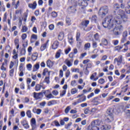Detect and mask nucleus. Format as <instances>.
Here are the masks:
<instances>
[{"label":"nucleus","instance_id":"4468645a","mask_svg":"<svg viewBox=\"0 0 130 130\" xmlns=\"http://www.w3.org/2000/svg\"><path fill=\"white\" fill-rule=\"evenodd\" d=\"M19 71L21 72L19 74V76L23 77L24 76V73L23 72V63H21L20 65Z\"/></svg>","mask_w":130,"mask_h":130},{"label":"nucleus","instance_id":"58836bf2","mask_svg":"<svg viewBox=\"0 0 130 130\" xmlns=\"http://www.w3.org/2000/svg\"><path fill=\"white\" fill-rule=\"evenodd\" d=\"M46 98H48L49 99H50V98H54V96L52 95V94L50 93L47 95H46Z\"/></svg>","mask_w":130,"mask_h":130},{"label":"nucleus","instance_id":"79ce46f5","mask_svg":"<svg viewBox=\"0 0 130 130\" xmlns=\"http://www.w3.org/2000/svg\"><path fill=\"white\" fill-rule=\"evenodd\" d=\"M89 113H90V110L88 108H87L84 110V114H89Z\"/></svg>","mask_w":130,"mask_h":130},{"label":"nucleus","instance_id":"473e14b6","mask_svg":"<svg viewBox=\"0 0 130 130\" xmlns=\"http://www.w3.org/2000/svg\"><path fill=\"white\" fill-rule=\"evenodd\" d=\"M118 62H119V63H122V55H120L118 57Z\"/></svg>","mask_w":130,"mask_h":130},{"label":"nucleus","instance_id":"412c9836","mask_svg":"<svg viewBox=\"0 0 130 130\" xmlns=\"http://www.w3.org/2000/svg\"><path fill=\"white\" fill-rule=\"evenodd\" d=\"M60 53H61V50L59 49L57 51V52L56 53L55 58H59V57L60 56Z\"/></svg>","mask_w":130,"mask_h":130},{"label":"nucleus","instance_id":"5fc2aeb1","mask_svg":"<svg viewBox=\"0 0 130 130\" xmlns=\"http://www.w3.org/2000/svg\"><path fill=\"white\" fill-rule=\"evenodd\" d=\"M93 48H97V43L96 42H93L92 43Z\"/></svg>","mask_w":130,"mask_h":130},{"label":"nucleus","instance_id":"a211bd4d","mask_svg":"<svg viewBox=\"0 0 130 130\" xmlns=\"http://www.w3.org/2000/svg\"><path fill=\"white\" fill-rule=\"evenodd\" d=\"M120 18L123 20V22H126L127 21V16L125 13L123 15H121Z\"/></svg>","mask_w":130,"mask_h":130},{"label":"nucleus","instance_id":"9d476101","mask_svg":"<svg viewBox=\"0 0 130 130\" xmlns=\"http://www.w3.org/2000/svg\"><path fill=\"white\" fill-rule=\"evenodd\" d=\"M36 7H37V3H36V1H35L33 4H29L28 5V8L32 9V10H35V9H36Z\"/></svg>","mask_w":130,"mask_h":130},{"label":"nucleus","instance_id":"72a5a7b5","mask_svg":"<svg viewBox=\"0 0 130 130\" xmlns=\"http://www.w3.org/2000/svg\"><path fill=\"white\" fill-rule=\"evenodd\" d=\"M121 49H122V46H118L115 47V50H117V51H119Z\"/></svg>","mask_w":130,"mask_h":130},{"label":"nucleus","instance_id":"b1692460","mask_svg":"<svg viewBox=\"0 0 130 130\" xmlns=\"http://www.w3.org/2000/svg\"><path fill=\"white\" fill-rule=\"evenodd\" d=\"M65 63H66V64L68 66V67H72V62H71L70 60H69V59H66L65 61H64Z\"/></svg>","mask_w":130,"mask_h":130},{"label":"nucleus","instance_id":"2f4dec72","mask_svg":"<svg viewBox=\"0 0 130 130\" xmlns=\"http://www.w3.org/2000/svg\"><path fill=\"white\" fill-rule=\"evenodd\" d=\"M51 16L53 18H56L57 17V13L55 11H53L51 13Z\"/></svg>","mask_w":130,"mask_h":130},{"label":"nucleus","instance_id":"6e6d98bb","mask_svg":"<svg viewBox=\"0 0 130 130\" xmlns=\"http://www.w3.org/2000/svg\"><path fill=\"white\" fill-rule=\"evenodd\" d=\"M49 29H50V30H53L54 29V25L50 24L49 26Z\"/></svg>","mask_w":130,"mask_h":130},{"label":"nucleus","instance_id":"ea45409f","mask_svg":"<svg viewBox=\"0 0 130 130\" xmlns=\"http://www.w3.org/2000/svg\"><path fill=\"white\" fill-rule=\"evenodd\" d=\"M44 81L46 83H47V84H49V83H50V81L49 80V77H45Z\"/></svg>","mask_w":130,"mask_h":130},{"label":"nucleus","instance_id":"49530a36","mask_svg":"<svg viewBox=\"0 0 130 130\" xmlns=\"http://www.w3.org/2000/svg\"><path fill=\"white\" fill-rule=\"evenodd\" d=\"M94 38L95 40H99V34L98 33L95 34L94 36Z\"/></svg>","mask_w":130,"mask_h":130},{"label":"nucleus","instance_id":"1a4fd4ad","mask_svg":"<svg viewBox=\"0 0 130 130\" xmlns=\"http://www.w3.org/2000/svg\"><path fill=\"white\" fill-rule=\"evenodd\" d=\"M100 127L101 130H107L110 129V128H111V126L110 125L105 124L100 126Z\"/></svg>","mask_w":130,"mask_h":130},{"label":"nucleus","instance_id":"a19ab883","mask_svg":"<svg viewBox=\"0 0 130 130\" xmlns=\"http://www.w3.org/2000/svg\"><path fill=\"white\" fill-rule=\"evenodd\" d=\"M66 23L68 25H71V18L69 17H66Z\"/></svg>","mask_w":130,"mask_h":130},{"label":"nucleus","instance_id":"774afa93","mask_svg":"<svg viewBox=\"0 0 130 130\" xmlns=\"http://www.w3.org/2000/svg\"><path fill=\"white\" fill-rule=\"evenodd\" d=\"M100 92V89L98 88L95 89L94 90L95 94H99Z\"/></svg>","mask_w":130,"mask_h":130},{"label":"nucleus","instance_id":"8fccbe9b","mask_svg":"<svg viewBox=\"0 0 130 130\" xmlns=\"http://www.w3.org/2000/svg\"><path fill=\"white\" fill-rule=\"evenodd\" d=\"M66 92L67 90H62L61 93L60 94V96H61V97H62V96H64V95H66Z\"/></svg>","mask_w":130,"mask_h":130},{"label":"nucleus","instance_id":"c85d7f7f","mask_svg":"<svg viewBox=\"0 0 130 130\" xmlns=\"http://www.w3.org/2000/svg\"><path fill=\"white\" fill-rule=\"evenodd\" d=\"M26 115L29 118H31V117H32V115H31V111L30 110L26 112Z\"/></svg>","mask_w":130,"mask_h":130},{"label":"nucleus","instance_id":"603ef678","mask_svg":"<svg viewBox=\"0 0 130 130\" xmlns=\"http://www.w3.org/2000/svg\"><path fill=\"white\" fill-rule=\"evenodd\" d=\"M70 75H71V72H70V70H67V73H66V78H69V77H70Z\"/></svg>","mask_w":130,"mask_h":130},{"label":"nucleus","instance_id":"cd10ccee","mask_svg":"<svg viewBox=\"0 0 130 130\" xmlns=\"http://www.w3.org/2000/svg\"><path fill=\"white\" fill-rule=\"evenodd\" d=\"M47 46H46V44H44L43 45H42L41 46V51H43V50H45V49H46Z\"/></svg>","mask_w":130,"mask_h":130},{"label":"nucleus","instance_id":"4be33fe9","mask_svg":"<svg viewBox=\"0 0 130 130\" xmlns=\"http://www.w3.org/2000/svg\"><path fill=\"white\" fill-rule=\"evenodd\" d=\"M77 6H74L70 7V9L72 11V13H76L77 12V9L76 8Z\"/></svg>","mask_w":130,"mask_h":130},{"label":"nucleus","instance_id":"0e129e2a","mask_svg":"<svg viewBox=\"0 0 130 130\" xmlns=\"http://www.w3.org/2000/svg\"><path fill=\"white\" fill-rule=\"evenodd\" d=\"M7 21V13L4 14V17L3 18V22H6Z\"/></svg>","mask_w":130,"mask_h":130},{"label":"nucleus","instance_id":"aec40b11","mask_svg":"<svg viewBox=\"0 0 130 130\" xmlns=\"http://www.w3.org/2000/svg\"><path fill=\"white\" fill-rule=\"evenodd\" d=\"M102 43L103 44V45H105V46H106L108 45V41L106 39H102Z\"/></svg>","mask_w":130,"mask_h":130},{"label":"nucleus","instance_id":"39448f33","mask_svg":"<svg viewBox=\"0 0 130 130\" xmlns=\"http://www.w3.org/2000/svg\"><path fill=\"white\" fill-rule=\"evenodd\" d=\"M43 96V93L40 92V93H37V92H34V98L36 100H39V99H41L42 98Z\"/></svg>","mask_w":130,"mask_h":130},{"label":"nucleus","instance_id":"a18cd8bd","mask_svg":"<svg viewBox=\"0 0 130 130\" xmlns=\"http://www.w3.org/2000/svg\"><path fill=\"white\" fill-rule=\"evenodd\" d=\"M27 38V34H23L21 36V38L22 40H25L26 38Z\"/></svg>","mask_w":130,"mask_h":130},{"label":"nucleus","instance_id":"e433bc0d","mask_svg":"<svg viewBox=\"0 0 130 130\" xmlns=\"http://www.w3.org/2000/svg\"><path fill=\"white\" fill-rule=\"evenodd\" d=\"M41 89V86L39 84H37L36 86V91H39Z\"/></svg>","mask_w":130,"mask_h":130},{"label":"nucleus","instance_id":"20e7f679","mask_svg":"<svg viewBox=\"0 0 130 130\" xmlns=\"http://www.w3.org/2000/svg\"><path fill=\"white\" fill-rule=\"evenodd\" d=\"M89 23H90V21L89 20H84L82 21L79 27L80 29H83L84 31H86V28L88 27V25H89Z\"/></svg>","mask_w":130,"mask_h":130},{"label":"nucleus","instance_id":"4c0bfd02","mask_svg":"<svg viewBox=\"0 0 130 130\" xmlns=\"http://www.w3.org/2000/svg\"><path fill=\"white\" fill-rule=\"evenodd\" d=\"M85 1H89V0H85ZM84 2V0H78L76 2L77 3L78 5L80 7V6L82 5L83 2Z\"/></svg>","mask_w":130,"mask_h":130},{"label":"nucleus","instance_id":"9b49d317","mask_svg":"<svg viewBox=\"0 0 130 130\" xmlns=\"http://www.w3.org/2000/svg\"><path fill=\"white\" fill-rule=\"evenodd\" d=\"M59 45V43L58 41H55L52 46V48L53 49H56L57 47H58V45Z\"/></svg>","mask_w":130,"mask_h":130},{"label":"nucleus","instance_id":"bf43d9fd","mask_svg":"<svg viewBox=\"0 0 130 130\" xmlns=\"http://www.w3.org/2000/svg\"><path fill=\"white\" fill-rule=\"evenodd\" d=\"M4 101H5V98L2 97V99H1V106H3L4 105Z\"/></svg>","mask_w":130,"mask_h":130},{"label":"nucleus","instance_id":"3c124183","mask_svg":"<svg viewBox=\"0 0 130 130\" xmlns=\"http://www.w3.org/2000/svg\"><path fill=\"white\" fill-rule=\"evenodd\" d=\"M10 76L11 77H13V76H14V69L11 70L10 71V74H9Z\"/></svg>","mask_w":130,"mask_h":130},{"label":"nucleus","instance_id":"c03bdc74","mask_svg":"<svg viewBox=\"0 0 130 130\" xmlns=\"http://www.w3.org/2000/svg\"><path fill=\"white\" fill-rule=\"evenodd\" d=\"M78 92V90L76 88H73L71 90V93L74 95V94H76Z\"/></svg>","mask_w":130,"mask_h":130},{"label":"nucleus","instance_id":"a878e982","mask_svg":"<svg viewBox=\"0 0 130 130\" xmlns=\"http://www.w3.org/2000/svg\"><path fill=\"white\" fill-rule=\"evenodd\" d=\"M81 102H82V98L77 100L76 102L73 103L72 104L73 105H74V106H76V105H77L79 103H81Z\"/></svg>","mask_w":130,"mask_h":130},{"label":"nucleus","instance_id":"6ab92c4d","mask_svg":"<svg viewBox=\"0 0 130 130\" xmlns=\"http://www.w3.org/2000/svg\"><path fill=\"white\" fill-rule=\"evenodd\" d=\"M63 36H64V34H63V32H60L58 36V40H60V41H61V40L63 39Z\"/></svg>","mask_w":130,"mask_h":130},{"label":"nucleus","instance_id":"c9c22d12","mask_svg":"<svg viewBox=\"0 0 130 130\" xmlns=\"http://www.w3.org/2000/svg\"><path fill=\"white\" fill-rule=\"evenodd\" d=\"M70 110H71V107L70 106L67 107L65 109V113H66V114H68Z\"/></svg>","mask_w":130,"mask_h":130},{"label":"nucleus","instance_id":"2eb2a0df","mask_svg":"<svg viewBox=\"0 0 130 130\" xmlns=\"http://www.w3.org/2000/svg\"><path fill=\"white\" fill-rule=\"evenodd\" d=\"M40 65L39 63H37L36 64L34 65L32 72H37L38 70H39V68Z\"/></svg>","mask_w":130,"mask_h":130},{"label":"nucleus","instance_id":"5701e85b","mask_svg":"<svg viewBox=\"0 0 130 130\" xmlns=\"http://www.w3.org/2000/svg\"><path fill=\"white\" fill-rule=\"evenodd\" d=\"M124 14H125L124 11L121 9L119 10L117 12V15H118V16H120V17L121 16H122Z\"/></svg>","mask_w":130,"mask_h":130},{"label":"nucleus","instance_id":"13d9d810","mask_svg":"<svg viewBox=\"0 0 130 130\" xmlns=\"http://www.w3.org/2000/svg\"><path fill=\"white\" fill-rule=\"evenodd\" d=\"M54 122L55 125L56 126H60V124H59V122H58V121L55 120L54 121Z\"/></svg>","mask_w":130,"mask_h":130},{"label":"nucleus","instance_id":"7ed1b4c3","mask_svg":"<svg viewBox=\"0 0 130 130\" xmlns=\"http://www.w3.org/2000/svg\"><path fill=\"white\" fill-rule=\"evenodd\" d=\"M116 27H114L112 30V31H113L114 34V35H119L120 34V32H119V31H122V29H121V28H122V26L120 25L119 27H118L117 28V24H115Z\"/></svg>","mask_w":130,"mask_h":130},{"label":"nucleus","instance_id":"864d4df0","mask_svg":"<svg viewBox=\"0 0 130 130\" xmlns=\"http://www.w3.org/2000/svg\"><path fill=\"white\" fill-rule=\"evenodd\" d=\"M71 51V47L68 48L67 49L65 50L66 54H69V53Z\"/></svg>","mask_w":130,"mask_h":130},{"label":"nucleus","instance_id":"f704fd0d","mask_svg":"<svg viewBox=\"0 0 130 130\" xmlns=\"http://www.w3.org/2000/svg\"><path fill=\"white\" fill-rule=\"evenodd\" d=\"M91 45H90V43H86L85 44L84 47H85V50H87L88 48H90V47Z\"/></svg>","mask_w":130,"mask_h":130},{"label":"nucleus","instance_id":"f03ea898","mask_svg":"<svg viewBox=\"0 0 130 130\" xmlns=\"http://www.w3.org/2000/svg\"><path fill=\"white\" fill-rule=\"evenodd\" d=\"M108 12H109L108 6H103L99 10V16H102V17H105L108 14Z\"/></svg>","mask_w":130,"mask_h":130},{"label":"nucleus","instance_id":"dca6fc26","mask_svg":"<svg viewBox=\"0 0 130 130\" xmlns=\"http://www.w3.org/2000/svg\"><path fill=\"white\" fill-rule=\"evenodd\" d=\"M107 113L109 116H113V109L112 108H109L107 111Z\"/></svg>","mask_w":130,"mask_h":130},{"label":"nucleus","instance_id":"c756f323","mask_svg":"<svg viewBox=\"0 0 130 130\" xmlns=\"http://www.w3.org/2000/svg\"><path fill=\"white\" fill-rule=\"evenodd\" d=\"M27 30H28V27H27V26H24L22 27V28L21 29L22 32H27Z\"/></svg>","mask_w":130,"mask_h":130},{"label":"nucleus","instance_id":"7c9ffc66","mask_svg":"<svg viewBox=\"0 0 130 130\" xmlns=\"http://www.w3.org/2000/svg\"><path fill=\"white\" fill-rule=\"evenodd\" d=\"M120 8V6L118 5V4H116L114 5V10H115L116 11L117 10L119 9V8Z\"/></svg>","mask_w":130,"mask_h":130},{"label":"nucleus","instance_id":"09e8293b","mask_svg":"<svg viewBox=\"0 0 130 130\" xmlns=\"http://www.w3.org/2000/svg\"><path fill=\"white\" fill-rule=\"evenodd\" d=\"M91 102H93V105H99L100 103L98 101H92Z\"/></svg>","mask_w":130,"mask_h":130},{"label":"nucleus","instance_id":"37998d69","mask_svg":"<svg viewBox=\"0 0 130 130\" xmlns=\"http://www.w3.org/2000/svg\"><path fill=\"white\" fill-rule=\"evenodd\" d=\"M105 80L103 78H101L99 80V84H104Z\"/></svg>","mask_w":130,"mask_h":130},{"label":"nucleus","instance_id":"f257e3e1","mask_svg":"<svg viewBox=\"0 0 130 130\" xmlns=\"http://www.w3.org/2000/svg\"><path fill=\"white\" fill-rule=\"evenodd\" d=\"M115 24L120 25L121 21L119 20V18L117 19V17H114L112 15L106 17L102 22L103 27L108 28L109 30L113 28L114 27H116Z\"/></svg>","mask_w":130,"mask_h":130},{"label":"nucleus","instance_id":"f8f14e48","mask_svg":"<svg viewBox=\"0 0 130 130\" xmlns=\"http://www.w3.org/2000/svg\"><path fill=\"white\" fill-rule=\"evenodd\" d=\"M87 2H89V1L84 0L83 2H82V4L81 5L80 7H82L81 9H82V10H84V9L88 6V3Z\"/></svg>","mask_w":130,"mask_h":130},{"label":"nucleus","instance_id":"393cba45","mask_svg":"<svg viewBox=\"0 0 130 130\" xmlns=\"http://www.w3.org/2000/svg\"><path fill=\"white\" fill-rule=\"evenodd\" d=\"M80 37H81V33H80V32H77L76 34L77 41H81V39H80Z\"/></svg>","mask_w":130,"mask_h":130},{"label":"nucleus","instance_id":"ddd939ff","mask_svg":"<svg viewBox=\"0 0 130 130\" xmlns=\"http://www.w3.org/2000/svg\"><path fill=\"white\" fill-rule=\"evenodd\" d=\"M38 58V53L37 52L34 53L31 56L32 60H33V61H35V60H37Z\"/></svg>","mask_w":130,"mask_h":130},{"label":"nucleus","instance_id":"4d7b16f0","mask_svg":"<svg viewBox=\"0 0 130 130\" xmlns=\"http://www.w3.org/2000/svg\"><path fill=\"white\" fill-rule=\"evenodd\" d=\"M123 37H125L126 38L127 37V31H125L123 32V35H122Z\"/></svg>","mask_w":130,"mask_h":130},{"label":"nucleus","instance_id":"bb28decb","mask_svg":"<svg viewBox=\"0 0 130 130\" xmlns=\"http://www.w3.org/2000/svg\"><path fill=\"white\" fill-rule=\"evenodd\" d=\"M20 54L21 55H25V54H26V49H25V48H22L21 52H20Z\"/></svg>","mask_w":130,"mask_h":130},{"label":"nucleus","instance_id":"0eeeda50","mask_svg":"<svg viewBox=\"0 0 130 130\" xmlns=\"http://www.w3.org/2000/svg\"><path fill=\"white\" fill-rule=\"evenodd\" d=\"M114 120V117L113 116L107 115L105 119L106 122H112Z\"/></svg>","mask_w":130,"mask_h":130},{"label":"nucleus","instance_id":"052dcab7","mask_svg":"<svg viewBox=\"0 0 130 130\" xmlns=\"http://www.w3.org/2000/svg\"><path fill=\"white\" fill-rule=\"evenodd\" d=\"M14 43H15V45L19 44V39H17V38L15 39Z\"/></svg>","mask_w":130,"mask_h":130},{"label":"nucleus","instance_id":"de8ad7c7","mask_svg":"<svg viewBox=\"0 0 130 130\" xmlns=\"http://www.w3.org/2000/svg\"><path fill=\"white\" fill-rule=\"evenodd\" d=\"M71 71L73 73H74V72L76 73V72H77V73H79V70L78 68H77V69H72Z\"/></svg>","mask_w":130,"mask_h":130},{"label":"nucleus","instance_id":"6e6552de","mask_svg":"<svg viewBox=\"0 0 130 130\" xmlns=\"http://www.w3.org/2000/svg\"><path fill=\"white\" fill-rule=\"evenodd\" d=\"M30 122L32 126V129H35V128H36V120L35 119V118H32L30 120Z\"/></svg>","mask_w":130,"mask_h":130},{"label":"nucleus","instance_id":"f3484780","mask_svg":"<svg viewBox=\"0 0 130 130\" xmlns=\"http://www.w3.org/2000/svg\"><path fill=\"white\" fill-rule=\"evenodd\" d=\"M53 64H54L53 62L51 61V60H50V59H48L47 61V66L49 68H52V67H53Z\"/></svg>","mask_w":130,"mask_h":130},{"label":"nucleus","instance_id":"338daca9","mask_svg":"<svg viewBox=\"0 0 130 130\" xmlns=\"http://www.w3.org/2000/svg\"><path fill=\"white\" fill-rule=\"evenodd\" d=\"M118 42H119V41L117 40L113 41L114 45H115V46L117 45L118 44Z\"/></svg>","mask_w":130,"mask_h":130},{"label":"nucleus","instance_id":"680f3d73","mask_svg":"<svg viewBox=\"0 0 130 130\" xmlns=\"http://www.w3.org/2000/svg\"><path fill=\"white\" fill-rule=\"evenodd\" d=\"M31 38H32V39H35L36 40H37V35L35 34L32 35Z\"/></svg>","mask_w":130,"mask_h":130},{"label":"nucleus","instance_id":"69168bd1","mask_svg":"<svg viewBox=\"0 0 130 130\" xmlns=\"http://www.w3.org/2000/svg\"><path fill=\"white\" fill-rule=\"evenodd\" d=\"M52 94L55 95H58V91H57V90H53Z\"/></svg>","mask_w":130,"mask_h":130},{"label":"nucleus","instance_id":"423d86ee","mask_svg":"<svg viewBox=\"0 0 130 130\" xmlns=\"http://www.w3.org/2000/svg\"><path fill=\"white\" fill-rule=\"evenodd\" d=\"M97 125H99V120H95L91 122V126H88L87 129H90V127H92V126H97Z\"/></svg>","mask_w":130,"mask_h":130},{"label":"nucleus","instance_id":"e2e57ef3","mask_svg":"<svg viewBox=\"0 0 130 130\" xmlns=\"http://www.w3.org/2000/svg\"><path fill=\"white\" fill-rule=\"evenodd\" d=\"M93 96H94V93L93 92H91L90 94H89L87 96V98L88 99H90V98H91V97H93Z\"/></svg>","mask_w":130,"mask_h":130}]
</instances>
